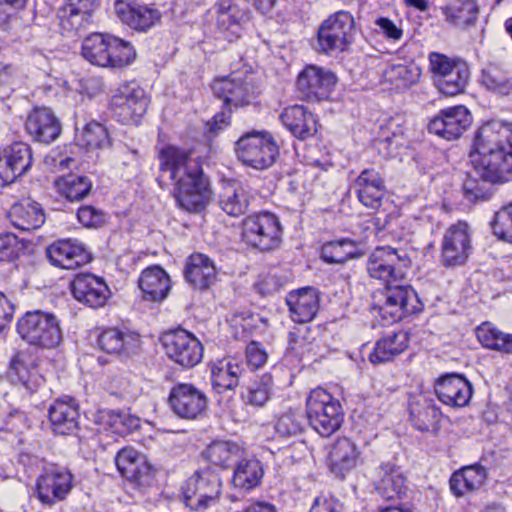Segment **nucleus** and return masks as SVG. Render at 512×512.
I'll list each match as a JSON object with an SVG mask.
<instances>
[{
    "instance_id": "2f4dec72",
    "label": "nucleus",
    "mask_w": 512,
    "mask_h": 512,
    "mask_svg": "<svg viewBox=\"0 0 512 512\" xmlns=\"http://www.w3.org/2000/svg\"><path fill=\"white\" fill-rule=\"evenodd\" d=\"M409 336L406 331L398 330L387 333L380 338L369 355L374 364L391 361L408 347Z\"/></svg>"
},
{
    "instance_id": "ea45409f",
    "label": "nucleus",
    "mask_w": 512,
    "mask_h": 512,
    "mask_svg": "<svg viewBox=\"0 0 512 512\" xmlns=\"http://www.w3.org/2000/svg\"><path fill=\"white\" fill-rule=\"evenodd\" d=\"M479 83L486 90L500 95H509L512 91L508 71L496 63H489L481 70Z\"/></svg>"
},
{
    "instance_id": "6ab92c4d",
    "label": "nucleus",
    "mask_w": 512,
    "mask_h": 512,
    "mask_svg": "<svg viewBox=\"0 0 512 512\" xmlns=\"http://www.w3.org/2000/svg\"><path fill=\"white\" fill-rule=\"evenodd\" d=\"M120 474L128 481L138 486H149L154 476V470L146 457L132 448L120 450L115 458Z\"/></svg>"
},
{
    "instance_id": "7c9ffc66",
    "label": "nucleus",
    "mask_w": 512,
    "mask_h": 512,
    "mask_svg": "<svg viewBox=\"0 0 512 512\" xmlns=\"http://www.w3.org/2000/svg\"><path fill=\"white\" fill-rule=\"evenodd\" d=\"M440 419L441 411L433 400L421 397L410 404V420L415 429L436 433L440 428Z\"/></svg>"
},
{
    "instance_id": "79ce46f5",
    "label": "nucleus",
    "mask_w": 512,
    "mask_h": 512,
    "mask_svg": "<svg viewBox=\"0 0 512 512\" xmlns=\"http://www.w3.org/2000/svg\"><path fill=\"white\" fill-rule=\"evenodd\" d=\"M263 475V467L259 460L243 459L234 469L232 483L236 488L249 491L259 485Z\"/></svg>"
},
{
    "instance_id": "c9c22d12",
    "label": "nucleus",
    "mask_w": 512,
    "mask_h": 512,
    "mask_svg": "<svg viewBox=\"0 0 512 512\" xmlns=\"http://www.w3.org/2000/svg\"><path fill=\"white\" fill-rule=\"evenodd\" d=\"M112 35L94 33L86 37L82 44V55L91 64L99 67H109L111 64Z\"/></svg>"
},
{
    "instance_id": "c03bdc74",
    "label": "nucleus",
    "mask_w": 512,
    "mask_h": 512,
    "mask_svg": "<svg viewBox=\"0 0 512 512\" xmlns=\"http://www.w3.org/2000/svg\"><path fill=\"white\" fill-rule=\"evenodd\" d=\"M476 336L482 346L501 353L512 354V334L504 333L485 322L477 327Z\"/></svg>"
},
{
    "instance_id": "13d9d810",
    "label": "nucleus",
    "mask_w": 512,
    "mask_h": 512,
    "mask_svg": "<svg viewBox=\"0 0 512 512\" xmlns=\"http://www.w3.org/2000/svg\"><path fill=\"white\" fill-rule=\"evenodd\" d=\"M491 226L495 236L512 243V203L496 212Z\"/></svg>"
},
{
    "instance_id": "20e7f679",
    "label": "nucleus",
    "mask_w": 512,
    "mask_h": 512,
    "mask_svg": "<svg viewBox=\"0 0 512 512\" xmlns=\"http://www.w3.org/2000/svg\"><path fill=\"white\" fill-rule=\"evenodd\" d=\"M374 309L385 324H393L422 311L423 304L412 286L390 283L380 292Z\"/></svg>"
},
{
    "instance_id": "8fccbe9b",
    "label": "nucleus",
    "mask_w": 512,
    "mask_h": 512,
    "mask_svg": "<svg viewBox=\"0 0 512 512\" xmlns=\"http://www.w3.org/2000/svg\"><path fill=\"white\" fill-rule=\"evenodd\" d=\"M10 368L11 381L14 384L23 385L30 392H34L43 382V378L35 369H28L27 365L20 359V355L12 359Z\"/></svg>"
},
{
    "instance_id": "338daca9",
    "label": "nucleus",
    "mask_w": 512,
    "mask_h": 512,
    "mask_svg": "<svg viewBox=\"0 0 512 512\" xmlns=\"http://www.w3.org/2000/svg\"><path fill=\"white\" fill-rule=\"evenodd\" d=\"M19 177L18 171L3 148L0 150V185L11 184Z\"/></svg>"
},
{
    "instance_id": "4468645a",
    "label": "nucleus",
    "mask_w": 512,
    "mask_h": 512,
    "mask_svg": "<svg viewBox=\"0 0 512 512\" xmlns=\"http://www.w3.org/2000/svg\"><path fill=\"white\" fill-rule=\"evenodd\" d=\"M166 355L183 368H192L203 357L201 342L190 332L179 329L166 333L162 338Z\"/></svg>"
},
{
    "instance_id": "cd10ccee",
    "label": "nucleus",
    "mask_w": 512,
    "mask_h": 512,
    "mask_svg": "<svg viewBox=\"0 0 512 512\" xmlns=\"http://www.w3.org/2000/svg\"><path fill=\"white\" fill-rule=\"evenodd\" d=\"M184 274L195 289L205 290L215 283L217 269L214 261L207 255L194 253L187 260Z\"/></svg>"
},
{
    "instance_id": "7ed1b4c3",
    "label": "nucleus",
    "mask_w": 512,
    "mask_h": 512,
    "mask_svg": "<svg viewBox=\"0 0 512 512\" xmlns=\"http://www.w3.org/2000/svg\"><path fill=\"white\" fill-rule=\"evenodd\" d=\"M306 415L311 427L323 437H329L339 430L344 420L339 400L322 388L309 392Z\"/></svg>"
},
{
    "instance_id": "423d86ee",
    "label": "nucleus",
    "mask_w": 512,
    "mask_h": 512,
    "mask_svg": "<svg viewBox=\"0 0 512 512\" xmlns=\"http://www.w3.org/2000/svg\"><path fill=\"white\" fill-rule=\"evenodd\" d=\"M235 154L244 165L256 170L271 167L279 156V147L268 132L250 131L235 142Z\"/></svg>"
},
{
    "instance_id": "e433bc0d",
    "label": "nucleus",
    "mask_w": 512,
    "mask_h": 512,
    "mask_svg": "<svg viewBox=\"0 0 512 512\" xmlns=\"http://www.w3.org/2000/svg\"><path fill=\"white\" fill-rule=\"evenodd\" d=\"M487 478L486 469L481 465H472L453 473L450 488L456 496L479 489Z\"/></svg>"
},
{
    "instance_id": "0e129e2a",
    "label": "nucleus",
    "mask_w": 512,
    "mask_h": 512,
    "mask_svg": "<svg viewBox=\"0 0 512 512\" xmlns=\"http://www.w3.org/2000/svg\"><path fill=\"white\" fill-rule=\"evenodd\" d=\"M90 14L71 11V8L65 7L59 12V19L62 27L66 30H78L88 24L91 20Z\"/></svg>"
},
{
    "instance_id": "6e6552de",
    "label": "nucleus",
    "mask_w": 512,
    "mask_h": 512,
    "mask_svg": "<svg viewBox=\"0 0 512 512\" xmlns=\"http://www.w3.org/2000/svg\"><path fill=\"white\" fill-rule=\"evenodd\" d=\"M410 266L411 259L408 252L403 248L389 245L376 247L367 261L369 275L383 281L385 285L403 279Z\"/></svg>"
},
{
    "instance_id": "f704fd0d",
    "label": "nucleus",
    "mask_w": 512,
    "mask_h": 512,
    "mask_svg": "<svg viewBox=\"0 0 512 512\" xmlns=\"http://www.w3.org/2000/svg\"><path fill=\"white\" fill-rule=\"evenodd\" d=\"M358 458L359 452L356 445L348 438H339L330 452L331 469L343 478L357 465Z\"/></svg>"
},
{
    "instance_id": "473e14b6",
    "label": "nucleus",
    "mask_w": 512,
    "mask_h": 512,
    "mask_svg": "<svg viewBox=\"0 0 512 512\" xmlns=\"http://www.w3.org/2000/svg\"><path fill=\"white\" fill-rule=\"evenodd\" d=\"M138 336L128 330L108 328L98 336L99 348L111 355L127 354L138 346Z\"/></svg>"
},
{
    "instance_id": "49530a36",
    "label": "nucleus",
    "mask_w": 512,
    "mask_h": 512,
    "mask_svg": "<svg viewBox=\"0 0 512 512\" xmlns=\"http://www.w3.org/2000/svg\"><path fill=\"white\" fill-rule=\"evenodd\" d=\"M218 23L229 28L249 19V0H219Z\"/></svg>"
},
{
    "instance_id": "a19ab883",
    "label": "nucleus",
    "mask_w": 512,
    "mask_h": 512,
    "mask_svg": "<svg viewBox=\"0 0 512 512\" xmlns=\"http://www.w3.org/2000/svg\"><path fill=\"white\" fill-rule=\"evenodd\" d=\"M242 367L235 362L222 360L211 368V381L213 388L222 393L225 390H232L239 384Z\"/></svg>"
},
{
    "instance_id": "37998d69",
    "label": "nucleus",
    "mask_w": 512,
    "mask_h": 512,
    "mask_svg": "<svg viewBox=\"0 0 512 512\" xmlns=\"http://www.w3.org/2000/svg\"><path fill=\"white\" fill-rule=\"evenodd\" d=\"M479 7L475 0H457L446 7V20L461 29L473 26L478 18Z\"/></svg>"
},
{
    "instance_id": "4be33fe9",
    "label": "nucleus",
    "mask_w": 512,
    "mask_h": 512,
    "mask_svg": "<svg viewBox=\"0 0 512 512\" xmlns=\"http://www.w3.org/2000/svg\"><path fill=\"white\" fill-rule=\"evenodd\" d=\"M435 392L438 399L445 405L452 407L466 406L473 393L471 383L462 375L447 374L435 383Z\"/></svg>"
},
{
    "instance_id": "f03ea898",
    "label": "nucleus",
    "mask_w": 512,
    "mask_h": 512,
    "mask_svg": "<svg viewBox=\"0 0 512 512\" xmlns=\"http://www.w3.org/2000/svg\"><path fill=\"white\" fill-rule=\"evenodd\" d=\"M159 160L160 169L168 171L176 182L174 196L179 206L189 212L202 210L211 197V190L200 164L191 158V153L169 145L160 151Z\"/></svg>"
},
{
    "instance_id": "bf43d9fd",
    "label": "nucleus",
    "mask_w": 512,
    "mask_h": 512,
    "mask_svg": "<svg viewBox=\"0 0 512 512\" xmlns=\"http://www.w3.org/2000/svg\"><path fill=\"white\" fill-rule=\"evenodd\" d=\"M463 61L458 59H451L448 56L438 53L431 52L429 54L430 70L433 74V81L436 84L439 78H443L450 70L456 67V64L462 63Z\"/></svg>"
},
{
    "instance_id": "a211bd4d",
    "label": "nucleus",
    "mask_w": 512,
    "mask_h": 512,
    "mask_svg": "<svg viewBox=\"0 0 512 512\" xmlns=\"http://www.w3.org/2000/svg\"><path fill=\"white\" fill-rule=\"evenodd\" d=\"M70 288L78 302L94 309L103 307L110 294L104 280L90 273L75 276Z\"/></svg>"
},
{
    "instance_id": "5701e85b",
    "label": "nucleus",
    "mask_w": 512,
    "mask_h": 512,
    "mask_svg": "<svg viewBox=\"0 0 512 512\" xmlns=\"http://www.w3.org/2000/svg\"><path fill=\"white\" fill-rule=\"evenodd\" d=\"M50 263L62 269H76L90 261V255L82 244L72 240H60L46 249Z\"/></svg>"
},
{
    "instance_id": "aec40b11",
    "label": "nucleus",
    "mask_w": 512,
    "mask_h": 512,
    "mask_svg": "<svg viewBox=\"0 0 512 512\" xmlns=\"http://www.w3.org/2000/svg\"><path fill=\"white\" fill-rule=\"evenodd\" d=\"M216 97L223 99L225 106L234 108L248 105L254 98V88L250 81L239 77H224L212 84Z\"/></svg>"
},
{
    "instance_id": "3c124183",
    "label": "nucleus",
    "mask_w": 512,
    "mask_h": 512,
    "mask_svg": "<svg viewBox=\"0 0 512 512\" xmlns=\"http://www.w3.org/2000/svg\"><path fill=\"white\" fill-rule=\"evenodd\" d=\"M272 387V376L265 374L261 378L253 381L247 387V392L245 395H243V397L246 403L256 407H262L269 400Z\"/></svg>"
},
{
    "instance_id": "680f3d73",
    "label": "nucleus",
    "mask_w": 512,
    "mask_h": 512,
    "mask_svg": "<svg viewBox=\"0 0 512 512\" xmlns=\"http://www.w3.org/2000/svg\"><path fill=\"white\" fill-rule=\"evenodd\" d=\"M77 218L87 228H99L107 221V216L102 210L88 205L78 209Z\"/></svg>"
},
{
    "instance_id": "f8f14e48",
    "label": "nucleus",
    "mask_w": 512,
    "mask_h": 512,
    "mask_svg": "<svg viewBox=\"0 0 512 512\" xmlns=\"http://www.w3.org/2000/svg\"><path fill=\"white\" fill-rule=\"evenodd\" d=\"M473 250L472 234L469 225L458 221L444 233L441 242L440 261L446 268L463 266Z\"/></svg>"
},
{
    "instance_id": "72a5a7b5",
    "label": "nucleus",
    "mask_w": 512,
    "mask_h": 512,
    "mask_svg": "<svg viewBox=\"0 0 512 512\" xmlns=\"http://www.w3.org/2000/svg\"><path fill=\"white\" fill-rule=\"evenodd\" d=\"M381 473V479L376 486L378 494L385 500L402 499L406 495L407 486L401 469L387 463L381 466Z\"/></svg>"
},
{
    "instance_id": "c85d7f7f",
    "label": "nucleus",
    "mask_w": 512,
    "mask_h": 512,
    "mask_svg": "<svg viewBox=\"0 0 512 512\" xmlns=\"http://www.w3.org/2000/svg\"><path fill=\"white\" fill-rule=\"evenodd\" d=\"M138 285L145 300L161 302L168 296L171 280L162 267L154 265L142 271Z\"/></svg>"
},
{
    "instance_id": "774afa93",
    "label": "nucleus",
    "mask_w": 512,
    "mask_h": 512,
    "mask_svg": "<svg viewBox=\"0 0 512 512\" xmlns=\"http://www.w3.org/2000/svg\"><path fill=\"white\" fill-rule=\"evenodd\" d=\"M380 185H385L383 177L374 168H368L364 169L356 178L354 189L362 187H379Z\"/></svg>"
},
{
    "instance_id": "b1692460",
    "label": "nucleus",
    "mask_w": 512,
    "mask_h": 512,
    "mask_svg": "<svg viewBox=\"0 0 512 512\" xmlns=\"http://www.w3.org/2000/svg\"><path fill=\"white\" fill-rule=\"evenodd\" d=\"M26 131L40 143L49 144L61 134V124L48 108H35L25 122Z\"/></svg>"
},
{
    "instance_id": "bb28decb",
    "label": "nucleus",
    "mask_w": 512,
    "mask_h": 512,
    "mask_svg": "<svg viewBox=\"0 0 512 512\" xmlns=\"http://www.w3.org/2000/svg\"><path fill=\"white\" fill-rule=\"evenodd\" d=\"M283 125L296 137L305 140L317 132V119L302 105L286 107L281 115Z\"/></svg>"
},
{
    "instance_id": "a18cd8bd",
    "label": "nucleus",
    "mask_w": 512,
    "mask_h": 512,
    "mask_svg": "<svg viewBox=\"0 0 512 512\" xmlns=\"http://www.w3.org/2000/svg\"><path fill=\"white\" fill-rule=\"evenodd\" d=\"M470 78V69L466 62L456 64L443 78H439L435 84L439 92L446 96L460 94L466 88Z\"/></svg>"
},
{
    "instance_id": "5fc2aeb1",
    "label": "nucleus",
    "mask_w": 512,
    "mask_h": 512,
    "mask_svg": "<svg viewBox=\"0 0 512 512\" xmlns=\"http://www.w3.org/2000/svg\"><path fill=\"white\" fill-rule=\"evenodd\" d=\"M79 141L89 149L103 148L110 143L107 129L95 121L86 124L81 132Z\"/></svg>"
},
{
    "instance_id": "f3484780",
    "label": "nucleus",
    "mask_w": 512,
    "mask_h": 512,
    "mask_svg": "<svg viewBox=\"0 0 512 512\" xmlns=\"http://www.w3.org/2000/svg\"><path fill=\"white\" fill-rule=\"evenodd\" d=\"M472 116L462 105L443 109L428 125L429 132L446 139L456 140L470 127Z\"/></svg>"
},
{
    "instance_id": "f257e3e1",
    "label": "nucleus",
    "mask_w": 512,
    "mask_h": 512,
    "mask_svg": "<svg viewBox=\"0 0 512 512\" xmlns=\"http://www.w3.org/2000/svg\"><path fill=\"white\" fill-rule=\"evenodd\" d=\"M469 159L472 169L463 183L464 196L470 202L488 200L493 184L512 180V123L492 121L482 125Z\"/></svg>"
},
{
    "instance_id": "09e8293b",
    "label": "nucleus",
    "mask_w": 512,
    "mask_h": 512,
    "mask_svg": "<svg viewBox=\"0 0 512 512\" xmlns=\"http://www.w3.org/2000/svg\"><path fill=\"white\" fill-rule=\"evenodd\" d=\"M240 454V446L230 441H215L204 452V456L209 462L220 467L228 466Z\"/></svg>"
},
{
    "instance_id": "4d7b16f0",
    "label": "nucleus",
    "mask_w": 512,
    "mask_h": 512,
    "mask_svg": "<svg viewBox=\"0 0 512 512\" xmlns=\"http://www.w3.org/2000/svg\"><path fill=\"white\" fill-rule=\"evenodd\" d=\"M303 423L304 418L301 413L289 411L278 418L275 430L282 437L295 436L302 432Z\"/></svg>"
},
{
    "instance_id": "393cba45",
    "label": "nucleus",
    "mask_w": 512,
    "mask_h": 512,
    "mask_svg": "<svg viewBox=\"0 0 512 512\" xmlns=\"http://www.w3.org/2000/svg\"><path fill=\"white\" fill-rule=\"evenodd\" d=\"M286 304L293 321L299 323L309 322L314 319L319 310V293L312 287L291 291L286 296Z\"/></svg>"
},
{
    "instance_id": "de8ad7c7",
    "label": "nucleus",
    "mask_w": 512,
    "mask_h": 512,
    "mask_svg": "<svg viewBox=\"0 0 512 512\" xmlns=\"http://www.w3.org/2000/svg\"><path fill=\"white\" fill-rule=\"evenodd\" d=\"M56 187L68 200L78 201L90 193L92 182L87 176L68 174L56 181Z\"/></svg>"
},
{
    "instance_id": "4c0bfd02",
    "label": "nucleus",
    "mask_w": 512,
    "mask_h": 512,
    "mask_svg": "<svg viewBox=\"0 0 512 512\" xmlns=\"http://www.w3.org/2000/svg\"><path fill=\"white\" fill-rule=\"evenodd\" d=\"M362 255L357 243L348 238L327 242L321 248V258L329 264H343Z\"/></svg>"
},
{
    "instance_id": "0eeeda50",
    "label": "nucleus",
    "mask_w": 512,
    "mask_h": 512,
    "mask_svg": "<svg viewBox=\"0 0 512 512\" xmlns=\"http://www.w3.org/2000/svg\"><path fill=\"white\" fill-rule=\"evenodd\" d=\"M22 339L31 345L54 348L62 339L59 321L55 315L40 310L27 312L17 323Z\"/></svg>"
},
{
    "instance_id": "e2e57ef3",
    "label": "nucleus",
    "mask_w": 512,
    "mask_h": 512,
    "mask_svg": "<svg viewBox=\"0 0 512 512\" xmlns=\"http://www.w3.org/2000/svg\"><path fill=\"white\" fill-rule=\"evenodd\" d=\"M21 249L18 237L13 233L0 234V262L15 260Z\"/></svg>"
},
{
    "instance_id": "603ef678",
    "label": "nucleus",
    "mask_w": 512,
    "mask_h": 512,
    "mask_svg": "<svg viewBox=\"0 0 512 512\" xmlns=\"http://www.w3.org/2000/svg\"><path fill=\"white\" fill-rule=\"evenodd\" d=\"M19 175H24L31 167L33 156L31 147L21 141L13 142L4 148Z\"/></svg>"
},
{
    "instance_id": "c756f323",
    "label": "nucleus",
    "mask_w": 512,
    "mask_h": 512,
    "mask_svg": "<svg viewBox=\"0 0 512 512\" xmlns=\"http://www.w3.org/2000/svg\"><path fill=\"white\" fill-rule=\"evenodd\" d=\"M8 218L15 228L23 231L40 228L46 219L42 206L30 199H23L12 205Z\"/></svg>"
},
{
    "instance_id": "2eb2a0df",
    "label": "nucleus",
    "mask_w": 512,
    "mask_h": 512,
    "mask_svg": "<svg viewBox=\"0 0 512 512\" xmlns=\"http://www.w3.org/2000/svg\"><path fill=\"white\" fill-rule=\"evenodd\" d=\"M73 487V475L65 468H46L36 482V496L46 506H53L67 498Z\"/></svg>"
},
{
    "instance_id": "052dcab7",
    "label": "nucleus",
    "mask_w": 512,
    "mask_h": 512,
    "mask_svg": "<svg viewBox=\"0 0 512 512\" xmlns=\"http://www.w3.org/2000/svg\"><path fill=\"white\" fill-rule=\"evenodd\" d=\"M358 200L367 208L378 209L385 195V185L379 187H362L354 189Z\"/></svg>"
},
{
    "instance_id": "dca6fc26",
    "label": "nucleus",
    "mask_w": 512,
    "mask_h": 512,
    "mask_svg": "<svg viewBox=\"0 0 512 512\" xmlns=\"http://www.w3.org/2000/svg\"><path fill=\"white\" fill-rule=\"evenodd\" d=\"M168 404L171 410L180 418L197 419L208 407L206 394L190 383H178L169 393Z\"/></svg>"
},
{
    "instance_id": "58836bf2",
    "label": "nucleus",
    "mask_w": 512,
    "mask_h": 512,
    "mask_svg": "<svg viewBox=\"0 0 512 512\" xmlns=\"http://www.w3.org/2000/svg\"><path fill=\"white\" fill-rule=\"evenodd\" d=\"M219 206L228 215L239 217L248 209V193L239 184L227 183L219 194Z\"/></svg>"
},
{
    "instance_id": "a878e982",
    "label": "nucleus",
    "mask_w": 512,
    "mask_h": 512,
    "mask_svg": "<svg viewBox=\"0 0 512 512\" xmlns=\"http://www.w3.org/2000/svg\"><path fill=\"white\" fill-rule=\"evenodd\" d=\"M79 409L72 398L57 399L49 408V421L55 434L70 435L78 429Z\"/></svg>"
},
{
    "instance_id": "9b49d317",
    "label": "nucleus",
    "mask_w": 512,
    "mask_h": 512,
    "mask_svg": "<svg viewBox=\"0 0 512 512\" xmlns=\"http://www.w3.org/2000/svg\"><path fill=\"white\" fill-rule=\"evenodd\" d=\"M149 98L144 89L136 85H123L113 94L110 109L113 118L129 125L138 124L147 111Z\"/></svg>"
},
{
    "instance_id": "39448f33",
    "label": "nucleus",
    "mask_w": 512,
    "mask_h": 512,
    "mask_svg": "<svg viewBox=\"0 0 512 512\" xmlns=\"http://www.w3.org/2000/svg\"><path fill=\"white\" fill-rule=\"evenodd\" d=\"M355 20L344 10L337 11L325 19L317 30V50L327 55L349 49L354 41Z\"/></svg>"
},
{
    "instance_id": "69168bd1",
    "label": "nucleus",
    "mask_w": 512,
    "mask_h": 512,
    "mask_svg": "<svg viewBox=\"0 0 512 512\" xmlns=\"http://www.w3.org/2000/svg\"><path fill=\"white\" fill-rule=\"evenodd\" d=\"M268 359V354L264 347L256 341H251L246 347L247 364L252 368L262 367Z\"/></svg>"
},
{
    "instance_id": "864d4df0",
    "label": "nucleus",
    "mask_w": 512,
    "mask_h": 512,
    "mask_svg": "<svg viewBox=\"0 0 512 512\" xmlns=\"http://www.w3.org/2000/svg\"><path fill=\"white\" fill-rule=\"evenodd\" d=\"M111 41V64L109 68H122L130 65L136 58L134 47L127 41L112 35Z\"/></svg>"
},
{
    "instance_id": "ddd939ff",
    "label": "nucleus",
    "mask_w": 512,
    "mask_h": 512,
    "mask_svg": "<svg viewBox=\"0 0 512 512\" xmlns=\"http://www.w3.org/2000/svg\"><path fill=\"white\" fill-rule=\"evenodd\" d=\"M337 78L330 70L316 65H307L298 74L296 90L299 98L316 103L329 98Z\"/></svg>"
},
{
    "instance_id": "1a4fd4ad",
    "label": "nucleus",
    "mask_w": 512,
    "mask_h": 512,
    "mask_svg": "<svg viewBox=\"0 0 512 512\" xmlns=\"http://www.w3.org/2000/svg\"><path fill=\"white\" fill-rule=\"evenodd\" d=\"M282 227L278 217L270 212L253 214L242 224L243 240L261 251L277 248L281 242Z\"/></svg>"
},
{
    "instance_id": "9d476101",
    "label": "nucleus",
    "mask_w": 512,
    "mask_h": 512,
    "mask_svg": "<svg viewBox=\"0 0 512 512\" xmlns=\"http://www.w3.org/2000/svg\"><path fill=\"white\" fill-rule=\"evenodd\" d=\"M220 492V477L210 467L196 471L182 486L184 503L193 510L207 508L217 500Z\"/></svg>"
},
{
    "instance_id": "412c9836",
    "label": "nucleus",
    "mask_w": 512,
    "mask_h": 512,
    "mask_svg": "<svg viewBox=\"0 0 512 512\" xmlns=\"http://www.w3.org/2000/svg\"><path fill=\"white\" fill-rule=\"evenodd\" d=\"M117 17L130 28L137 31H146L160 21L161 13L156 8L117 0L114 5Z\"/></svg>"
},
{
    "instance_id": "6e6d98bb",
    "label": "nucleus",
    "mask_w": 512,
    "mask_h": 512,
    "mask_svg": "<svg viewBox=\"0 0 512 512\" xmlns=\"http://www.w3.org/2000/svg\"><path fill=\"white\" fill-rule=\"evenodd\" d=\"M383 75L386 81L399 87L414 83L419 77V72L416 67L399 63L387 67Z\"/></svg>"
}]
</instances>
